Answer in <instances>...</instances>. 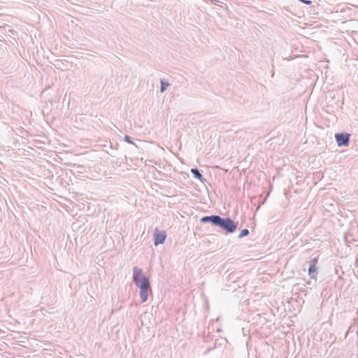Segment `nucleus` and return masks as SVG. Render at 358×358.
I'll list each match as a JSON object with an SVG mask.
<instances>
[{"label": "nucleus", "mask_w": 358, "mask_h": 358, "mask_svg": "<svg viewBox=\"0 0 358 358\" xmlns=\"http://www.w3.org/2000/svg\"><path fill=\"white\" fill-rule=\"evenodd\" d=\"M317 261H318L317 258H313V259H311V260L310 262V264L316 266V264H317Z\"/></svg>", "instance_id": "13"}, {"label": "nucleus", "mask_w": 358, "mask_h": 358, "mask_svg": "<svg viewBox=\"0 0 358 358\" xmlns=\"http://www.w3.org/2000/svg\"><path fill=\"white\" fill-rule=\"evenodd\" d=\"M218 217L219 215H217L203 216L201 218L200 221L202 223H211L213 226H215Z\"/></svg>", "instance_id": "5"}, {"label": "nucleus", "mask_w": 358, "mask_h": 358, "mask_svg": "<svg viewBox=\"0 0 358 358\" xmlns=\"http://www.w3.org/2000/svg\"><path fill=\"white\" fill-rule=\"evenodd\" d=\"M350 134L348 133H338L335 135V139L339 147L348 146L350 143Z\"/></svg>", "instance_id": "2"}, {"label": "nucleus", "mask_w": 358, "mask_h": 358, "mask_svg": "<svg viewBox=\"0 0 358 358\" xmlns=\"http://www.w3.org/2000/svg\"><path fill=\"white\" fill-rule=\"evenodd\" d=\"M215 227H219L227 233H234L238 227V222L229 217H222L219 215Z\"/></svg>", "instance_id": "1"}, {"label": "nucleus", "mask_w": 358, "mask_h": 358, "mask_svg": "<svg viewBox=\"0 0 358 358\" xmlns=\"http://www.w3.org/2000/svg\"><path fill=\"white\" fill-rule=\"evenodd\" d=\"M308 275L311 279H316L317 275V267L315 265H310L308 267Z\"/></svg>", "instance_id": "8"}, {"label": "nucleus", "mask_w": 358, "mask_h": 358, "mask_svg": "<svg viewBox=\"0 0 358 358\" xmlns=\"http://www.w3.org/2000/svg\"><path fill=\"white\" fill-rule=\"evenodd\" d=\"M190 171L195 178L199 180L200 181H203V176L197 168H192L191 169Z\"/></svg>", "instance_id": "9"}, {"label": "nucleus", "mask_w": 358, "mask_h": 358, "mask_svg": "<svg viewBox=\"0 0 358 358\" xmlns=\"http://www.w3.org/2000/svg\"><path fill=\"white\" fill-rule=\"evenodd\" d=\"M150 290H151V287L140 289V297H141L142 302H145L148 300V292Z\"/></svg>", "instance_id": "7"}, {"label": "nucleus", "mask_w": 358, "mask_h": 358, "mask_svg": "<svg viewBox=\"0 0 358 358\" xmlns=\"http://www.w3.org/2000/svg\"><path fill=\"white\" fill-rule=\"evenodd\" d=\"M166 238V234L165 231H158L157 230L156 233L154 234V244L155 245H158L159 244H162L164 243Z\"/></svg>", "instance_id": "3"}, {"label": "nucleus", "mask_w": 358, "mask_h": 358, "mask_svg": "<svg viewBox=\"0 0 358 358\" xmlns=\"http://www.w3.org/2000/svg\"><path fill=\"white\" fill-rule=\"evenodd\" d=\"M133 271V281L134 282L141 280L143 278H147L145 274L143 273L142 269L139 268L137 266H134L132 268Z\"/></svg>", "instance_id": "4"}, {"label": "nucleus", "mask_w": 358, "mask_h": 358, "mask_svg": "<svg viewBox=\"0 0 358 358\" xmlns=\"http://www.w3.org/2000/svg\"><path fill=\"white\" fill-rule=\"evenodd\" d=\"M299 1L306 4V5H310L312 3V1L310 0H299Z\"/></svg>", "instance_id": "14"}, {"label": "nucleus", "mask_w": 358, "mask_h": 358, "mask_svg": "<svg viewBox=\"0 0 358 358\" xmlns=\"http://www.w3.org/2000/svg\"><path fill=\"white\" fill-rule=\"evenodd\" d=\"M160 83H161L160 92H164L166 90L167 87L169 85V83L165 79H162Z\"/></svg>", "instance_id": "10"}, {"label": "nucleus", "mask_w": 358, "mask_h": 358, "mask_svg": "<svg viewBox=\"0 0 358 358\" xmlns=\"http://www.w3.org/2000/svg\"><path fill=\"white\" fill-rule=\"evenodd\" d=\"M249 234H250L249 230L248 229H244L241 231V232L238 235V238H241L243 237L247 236Z\"/></svg>", "instance_id": "11"}, {"label": "nucleus", "mask_w": 358, "mask_h": 358, "mask_svg": "<svg viewBox=\"0 0 358 358\" xmlns=\"http://www.w3.org/2000/svg\"><path fill=\"white\" fill-rule=\"evenodd\" d=\"M124 139L127 143L134 145L135 146L137 147V145L134 143V141H132L131 138L129 136L125 135Z\"/></svg>", "instance_id": "12"}, {"label": "nucleus", "mask_w": 358, "mask_h": 358, "mask_svg": "<svg viewBox=\"0 0 358 358\" xmlns=\"http://www.w3.org/2000/svg\"><path fill=\"white\" fill-rule=\"evenodd\" d=\"M136 287L141 288H150V284L148 278H143L141 280H139L134 282Z\"/></svg>", "instance_id": "6"}]
</instances>
